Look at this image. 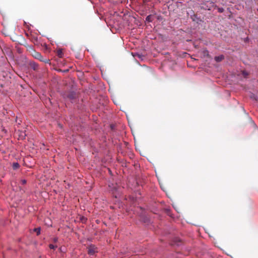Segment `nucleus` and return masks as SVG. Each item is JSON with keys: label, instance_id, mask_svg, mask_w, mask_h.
Listing matches in <instances>:
<instances>
[{"label": "nucleus", "instance_id": "nucleus-12", "mask_svg": "<svg viewBox=\"0 0 258 258\" xmlns=\"http://www.w3.org/2000/svg\"><path fill=\"white\" fill-rule=\"evenodd\" d=\"M26 182H27V181H26V180L25 179H22V180H21V183H22V184H26Z\"/></svg>", "mask_w": 258, "mask_h": 258}, {"label": "nucleus", "instance_id": "nucleus-3", "mask_svg": "<svg viewBox=\"0 0 258 258\" xmlns=\"http://www.w3.org/2000/svg\"><path fill=\"white\" fill-rule=\"evenodd\" d=\"M29 64L34 70H36L38 69L37 64L34 61H30Z\"/></svg>", "mask_w": 258, "mask_h": 258}, {"label": "nucleus", "instance_id": "nucleus-4", "mask_svg": "<svg viewBox=\"0 0 258 258\" xmlns=\"http://www.w3.org/2000/svg\"><path fill=\"white\" fill-rule=\"evenodd\" d=\"M223 59H224L223 55H220V56H216L215 57V60L216 61H217V62L220 61H221Z\"/></svg>", "mask_w": 258, "mask_h": 258}, {"label": "nucleus", "instance_id": "nucleus-2", "mask_svg": "<svg viewBox=\"0 0 258 258\" xmlns=\"http://www.w3.org/2000/svg\"><path fill=\"white\" fill-rule=\"evenodd\" d=\"M88 253L89 255H94L95 253L98 252L97 247L94 245H90L88 247Z\"/></svg>", "mask_w": 258, "mask_h": 258}, {"label": "nucleus", "instance_id": "nucleus-11", "mask_svg": "<svg viewBox=\"0 0 258 258\" xmlns=\"http://www.w3.org/2000/svg\"><path fill=\"white\" fill-rule=\"evenodd\" d=\"M49 247L50 249H54L56 246H55L54 245L50 244H49Z\"/></svg>", "mask_w": 258, "mask_h": 258}, {"label": "nucleus", "instance_id": "nucleus-5", "mask_svg": "<svg viewBox=\"0 0 258 258\" xmlns=\"http://www.w3.org/2000/svg\"><path fill=\"white\" fill-rule=\"evenodd\" d=\"M12 167L13 169L15 170L19 168L20 165L17 162H15L13 163Z\"/></svg>", "mask_w": 258, "mask_h": 258}, {"label": "nucleus", "instance_id": "nucleus-8", "mask_svg": "<svg viewBox=\"0 0 258 258\" xmlns=\"http://www.w3.org/2000/svg\"><path fill=\"white\" fill-rule=\"evenodd\" d=\"M34 231L37 233V235H39L40 234L41 229L40 228H36L34 229Z\"/></svg>", "mask_w": 258, "mask_h": 258}, {"label": "nucleus", "instance_id": "nucleus-10", "mask_svg": "<svg viewBox=\"0 0 258 258\" xmlns=\"http://www.w3.org/2000/svg\"><path fill=\"white\" fill-rule=\"evenodd\" d=\"M218 11L219 13H223L224 12V9L222 8H219Z\"/></svg>", "mask_w": 258, "mask_h": 258}, {"label": "nucleus", "instance_id": "nucleus-6", "mask_svg": "<svg viewBox=\"0 0 258 258\" xmlns=\"http://www.w3.org/2000/svg\"><path fill=\"white\" fill-rule=\"evenodd\" d=\"M57 55L59 57H62L63 55L62 51L61 49H58L57 51Z\"/></svg>", "mask_w": 258, "mask_h": 258}, {"label": "nucleus", "instance_id": "nucleus-7", "mask_svg": "<svg viewBox=\"0 0 258 258\" xmlns=\"http://www.w3.org/2000/svg\"><path fill=\"white\" fill-rule=\"evenodd\" d=\"M146 20L149 22H151L153 21L152 16L149 15L146 17Z\"/></svg>", "mask_w": 258, "mask_h": 258}, {"label": "nucleus", "instance_id": "nucleus-9", "mask_svg": "<svg viewBox=\"0 0 258 258\" xmlns=\"http://www.w3.org/2000/svg\"><path fill=\"white\" fill-rule=\"evenodd\" d=\"M32 41L34 44L38 42V38L36 37H33L32 38Z\"/></svg>", "mask_w": 258, "mask_h": 258}, {"label": "nucleus", "instance_id": "nucleus-1", "mask_svg": "<svg viewBox=\"0 0 258 258\" xmlns=\"http://www.w3.org/2000/svg\"><path fill=\"white\" fill-rule=\"evenodd\" d=\"M32 55L33 57L38 59L40 61L44 62L45 63H50V60L48 58H44L41 54L35 50H33L32 52Z\"/></svg>", "mask_w": 258, "mask_h": 258}, {"label": "nucleus", "instance_id": "nucleus-13", "mask_svg": "<svg viewBox=\"0 0 258 258\" xmlns=\"http://www.w3.org/2000/svg\"><path fill=\"white\" fill-rule=\"evenodd\" d=\"M73 97H74L73 96V95H70V98H73Z\"/></svg>", "mask_w": 258, "mask_h": 258}]
</instances>
